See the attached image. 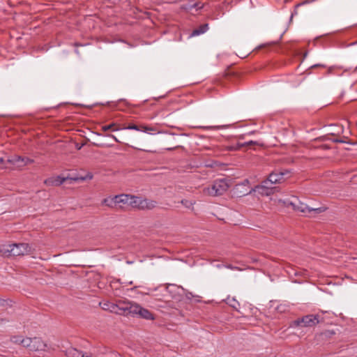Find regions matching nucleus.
Here are the masks:
<instances>
[{"label":"nucleus","instance_id":"obj_1","mask_svg":"<svg viewBox=\"0 0 357 357\" xmlns=\"http://www.w3.org/2000/svg\"><path fill=\"white\" fill-rule=\"evenodd\" d=\"M31 251V247L24 243L0 245V255L4 257L29 255Z\"/></svg>","mask_w":357,"mask_h":357},{"label":"nucleus","instance_id":"obj_2","mask_svg":"<svg viewBox=\"0 0 357 357\" xmlns=\"http://www.w3.org/2000/svg\"><path fill=\"white\" fill-rule=\"evenodd\" d=\"M124 314H130L146 320H153L155 319L153 314L149 310L137 303L131 301H127Z\"/></svg>","mask_w":357,"mask_h":357},{"label":"nucleus","instance_id":"obj_3","mask_svg":"<svg viewBox=\"0 0 357 357\" xmlns=\"http://www.w3.org/2000/svg\"><path fill=\"white\" fill-rule=\"evenodd\" d=\"M287 172L271 173L268 179L263 181L261 185L255 187L254 190H259V193L262 195H268L271 193V188L269 184H274L281 182L284 179V176Z\"/></svg>","mask_w":357,"mask_h":357},{"label":"nucleus","instance_id":"obj_4","mask_svg":"<svg viewBox=\"0 0 357 357\" xmlns=\"http://www.w3.org/2000/svg\"><path fill=\"white\" fill-rule=\"evenodd\" d=\"M229 185L226 179L220 178L214 181L211 186L204 188V194L209 196H219L225 193L229 188Z\"/></svg>","mask_w":357,"mask_h":357},{"label":"nucleus","instance_id":"obj_5","mask_svg":"<svg viewBox=\"0 0 357 357\" xmlns=\"http://www.w3.org/2000/svg\"><path fill=\"white\" fill-rule=\"evenodd\" d=\"M156 205L155 201L130 195L129 206L132 208L139 210H151L154 208Z\"/></svg>","mask_w":357,"mask_h":357},{"label":"nucleus","instance_id":"obj_6","mask_svg":"<svg viewBox=\"0 0 357 357\" xmlns=\"http://www.w3.org/2000/svg\"><path fill=\"white\" fill-rule=\"evenodd\" d=\"M8 163H10V169H20L27 165L33 162V160L26 157H21L19 155H13L8 157L6 160Z\"/></svg>","mask_w":357,"mask_h":357},{"label":"nucleus","instance_id":"obj_7","mask_svg":"<svg viewBox=\"0 0 357 357\" xmlns=\"http://www.w3.org/2000/svg\"><path fill=\"white\" fill-rule=\"evenodd\" d=\"M100 304L105 310H108L115 314H124L127 301H119L116 303L106 301L100 303Z\"/></svg>","mask_w":357,"mask_h":357},{"label":"nucleus","instance_id":"obj_8","mask_svg":"<svg viewBox=\"0 0 357 357\" xmlns=\"http://www.w3.org/2000/svg\"><path fill=\"white\" fill-rule=\"evenodd\" d=\"M319 323L318 316L307 315L301 319H296L292 322L291 326L294 327L301 326L303 327H311Z\"/></svg>","mask_w":357,"mask_h":357},{"label":"nucleus","instance_id":"obj_9","mask_svg":"<svg viewBox=\"0 0 357 357\" xmlns=\"http://www.w3.org/2000/svg\"><path fill=\"white\" fill-rule=\"evenodd\" d=\"M236 193L240 196H244L252 193V192H258L259 190H254V188L250 189V181L248 179L244 180L242 183L236 185Z\"/></svg>","mask_w":357,"mask_h":357},{"label":"nucleus","instance_id":"obj_10","mask_svg":"<svg viewBox=\"0 0 357 357\" xmlns=\"http://www.w3.org/2000/svg\"><path fill=\"white\" fill-rule=\"evenodd\" d=\"M70 179V177H61L60 176H53L47 178L45 181V184L47 186H59L62 185L66 180Z\"/></svg>","mask_w":357,"mask_h":357},{"label":"nucleus","instance_id":"obj_11","mask_svg":"<svg viewBox=\"0 0 357 357\" xmlns=\"http://www.w3.org/2000/svg\"><path fill=\"white\" fill-rule=\"evenodd\" d=\"M47 344L40 337L32 338V343L30 351H43L46 348Z\"/></svg>","mask_w":357,"mask_h":357},{"label":"nucleus","instance_id":"obj_12","mask_svg":"<svg viewBox=\"0 0 357 357\" xmlns=\"http://www.w3.org/2000/svg\"><path fill=\"white\" fill-rule=\"evenodd\" d=\"M290 204L294 206L295 210L301 211L302 213H310L311 211H318V212L322 211L321 208H310L307 205L303 204V203H299V204H296L291 202Z\"/></svg>","mask_w":357,"mask_h":357},{"label":"nucleus","instance_id":"obj_13","mask_svg":"<svg viewBox=\"0 0 357 357\" xmlns=\"http://www.w3.org/2000/svg\"><path fill=\"white\" fill-rule=\"evenodd\" d=\"M124 129H128V130H135L137 131H142L144 132H149L150 131H155V128L153 127H148L146 126H136L135 124H130L127 127H125Z\"/></svg>","mask_w":357,"mask_h":357},{"label":"nucleus","instance_id":"obj_14","mask_svg":"<svg viewBox=\"0 0 357 357\" xmlns=\"http://www.w3.org/2000/svg\"><path fill=\"white\" fill-rule=\"evenodd\" d=\"M114 199H116L117 205L122 204L124 205L129 206L130 195L121 194L119 195H115Z\"/></svg>","mask_w":357,"mask_h":357},{"label":"nucleus","instance_id":"obj_15","mask_svg":"<svg viewBox=\"0 0 357 357\" xmlns=\"http://www.w3.org/2000/svg\"><path fill=\"white\" fill-rule=\"evenodd\" d=\"M66 357H91L89 356H84L81 351L75 348H70L66 351Z\"/></svg>","mask_w":357,"mask_h":357},{"label":"nucleus","instance_id":"obj_16","mask_svg":"<svg viewBox=\"0 0 357 357\" xmlns=\"http://www.w3.org/2000/svg\"><path fill=\"white\" fill-rule=\"evenodd\" d=\"M101 204L102 206H106L109 208H113L117 206V203L116 202V199H114V196L108 197L102 199Z\"/></svg>","mask_w":357,"mask_h":357},{"label":"nucleus","instance_id":"obj_17","mask_svg":"<svg viewBox=\"0 0 357 357\" xmlns=\"http://www.w3.org/2000/svg\"><path fill=\"white\" fill-rule=\"evenodd\" d=\"M208 29V24H204L201 25L199 28L193 30V31L192 32L190 36H199L200 34H202V33H204L205 32H206Z\"/></svg>","mask_w":357,"mask_h":357},{"label":"nucleus","instance_id":"obj_18","mask_svg":"<svg viewBox=\"0 0 357 357\" xmlns=\"http://www.w3.org/2000/svg\"><path fill=\"white\" fill-rule=\"evenodd\" d=\"M109 130H112L113 131H117L119 130L120 128L119 127H116V124L114 123L109 125L103 126L102 127V130L105 132L108 131Z\"/></svg>","mask_w":357,"mask_h":357},{"label":"nucleus","instance_id":"obj_19","mask_svg":"<svg viewBox=\"0 0 357 357\" xmlns=\"http://www.w3.org/2000/svg\"><path fill=\"white\" fill-rule=\"evenodd\" d=\"M31 343L32 338L30 337L23 338V340L21 341V345H22L25 348H27L29 350L31 349Z\"/></svg>","mask_w":357,"mask_h":357},{"label":"nucleus","instance_id":"obj_20","mask_svg":"<svg viewBox=\"0 0 357 357\" xmlns=\"http://www.w3.org/2000/svg\"><path fill=\"white\" fill-rule=\"evenodd\" d=\"M92 178H93V174L91 173H88L85 176L70 178V180L74 181H85V180H91V179H92Z\"/></svg>","mask_w":357,"mask_h":357},{"label":"nucleus","instance_id":"obj_21","mask_svg":"<svg viewBox=\"0 0 357 357\" xmlns=\"http://www.w3.org/2000/svg\"><path fill=\"white\" fill-rule=\"evenodd\" d=\"M7 158L0 157V169H10V163H8Z\"/></svg>","mask_w":357,"mask_h":357},{"label":"nucleus","instance_id":"obj_22","mask_svg":"<svg viewBox=\"0 0 357 357\" xmlns=\"http://www.w3.org/2000/svg\"><path fill=\"white\" fill-rule=\"evenodd\" d=\"M256 143H257L256 142H254V141L251 140V141H249V142H245V143L238 144L236 148L230 147L229 149V150H238V149H239L240 148H241L243 146H250V145H252V144H255Z\"/></svg>","mask_w":357,"mask_h":357},{"label":"nucleus","instance_id":"obj_23","mask_svg":"<svg viewBox=\"0 0 357 357\" xmlns=\"http://www.w3.org/2000/svg\"><path fill=\"white\" fill-rule=\"evenodd\" d=\"M227 303L235 309H236L239 306V303L236 301L235 298H227Z\"/></svg>","mask_w":357,"mask_h":357},{"label":"nucleus","instance_id":"obj_24","mask_svg":"<svg viewBox=\"0 0 357 357\" xmlns=\"http://www.w3.org/2000/svg\"><path fill=\"white\" fill-rule=\"evenodd\" d=\"M23 338L21 336H14L11 338V341L15 344H21V341Z\"/></svg>","mask_w":357,"mask_h":357},{"label":"nucleus","instance_id":"obj_25","mask_svg":"<svg viewBox=\"0 0 357 357\" xmlns=\"http://www.w3.org/2000/svg\"><path fill=\"white\" fill-rule=\"evenodd\" d=\"M181 203L188 208H190L193 205V204L191 202H189L188 200H183Z\"/></svg>","mask_w":357,"mask_h":357},{"label":"nucleus","instance_id":"obj_26","mask_svg":"<svg viewBox=\"0 0 357 357\" xmlns=\"http://www.w3.org/2000/svg\"><path fill=\"white\" fill-rule=\"evenodd\" d=\"M334 334H335V332L333 331H327L325 332V335H326V336H331Z\"/></svg>","mask_w":357,"mask_h":357},{"label":"nucleus","instance_id":"obj_27","mask_svg":"<svg viewBox=\"0 0 357 357\" xmlns=\"http://www.w3.org/2000/svg\"><path fill=\"white\" fill-rule=\"evenodd\" d=\"M109 137H112L114 141H116V142H119V139L116 138V136L113 135H109Z\"/></svg>","mask_w":357,"mask_h":357},{"label":"nucleus","instance_id":"obj_28","mask_svg":"<svg viewBox=\"0 0 357 357\" xmlns=\"http://www.w3.org/2000/svg\"><path fill=\"white\" fill-rule=\"evenodd\" d=\"M245 188H241V190H245Z\"/></svg>","mask_w":357,"mask_h":357}]
</instances>
